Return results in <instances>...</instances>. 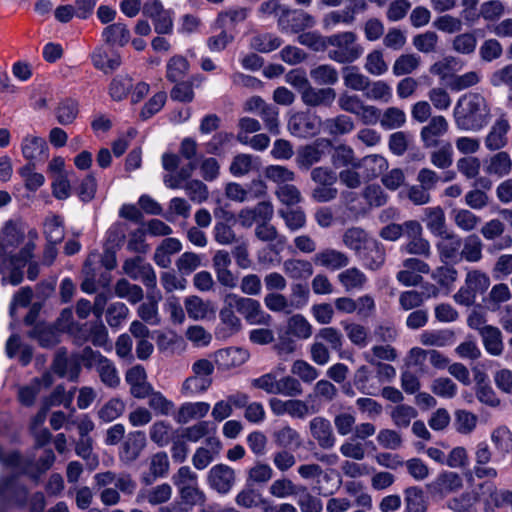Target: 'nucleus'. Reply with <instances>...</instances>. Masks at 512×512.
Returning a JSON list of instances; mask_svg holds the SVG:
<instances>
[{
	"label": "nucleus",
	"instance_id": "obj_1",
	"mask_svg": "<svg viewBox=\"0 0 512 512\" xmlns=\"http://www.w3.org/2000/svg\"><path fill=\"white\" fill-rule=\"evenodd\" d=\"M453 116L458 129L479 132L490 120V107L482 94L468 92L457 100Z\"/></svg>",
	"mask_w": 512,
	"mask_h": 512
},
{
	"label": "nucleus",
	"instance_id": "obj_2",
	"mask_svg": "<svg viewBox=\"0 0 512 512\" xmlns=\"http://www.w3.org/2000/svg\"><path fill=\"white\" fill-rule=\"evenodd\" d=\"M38 238V232L35 229L28 230V241L19 250L9 256H1L0 262V276L1 284L19 285L23 281L24 273L23 268L27 265L29 260L33 257L35 249V241Z\"/></svg>",
	"mask_w": 512,
	"mask_h": 512
},
{
	"label": "nucleus",
	"instance_id": "obj_3",
	"mask_svg": "<svg viewBox=\"0 0 512 512\" xmlns=\"http://www.w3.org/2000/svg\"><path fill=\"white\" fill-rule=\"evenodd\" d=\"M357 35L354 32L346 31L336 33L327 37V48L329 59L340 63L348 64L356 61L363 54V47L357 42Z\"/></svg>",
	"mask_w": 512,
	"mask_h": 512
},
{
	"label": "nucleus",
	"instance_id": "obj_4",
	"mask_svg": "<svg viewBox=\"0 0 512 512\" xmlns=\"http://www.w3.org/2000/svg\"><path fill=\"white\" fill-rule=\"evenodd\" d=\"M474 501L483 505L484 512H495L498 508H508L512 512V490L500 489L493 481H484L473 489Z\"/></svg>",
	"mask_w": 512,
	"mask_h": 512
},
{
	"label": "nucleus",
	"instance_id": "obj_5",
	"mask_svg": "<svg viewBox=\"0 0 512 512\" xmlns=\"http://www.w3.org/2000/svg\"><path fill=\"white\" fill-rule=\"evenodd\" d=\"M191 370L192 375L181 386V393L186 397L203 394L210 388L214 365L208 359H199L192 364Z\"/></svg>",
	"mask_w": 512,
	"mask_h": 512
},
{
	"label": "nucleus",
	"instance_id": "obj_6",
	"mask_svg": "<svg viewBox=\"0 0 512 512\" xmlns=\"http://www.w3.org/2000/svg\"><path fill=\"white\" fill-rule=\"evenodd\" d=\"M83 365L87 368H95L101 382L108 388L115 389L120 384V376L115 364L103 356L100 352L85 347L82 350Z\"/></svg>",
	"mask_w": 512,
	"mask_h": 512
},
{
	"label": "nucleus",
	"instance_id": "obj_7",
	"mask_svg": "<svg viewBox=\"0 0 512 512\" xmlns=\"http://www.w3.org/2000/svg\"><path fill=\"white\" fill-rule=\"evenodd\" d=\"M491 284L487 273L479 269H469L465 276L464 285L454 294V301L466 307L473 305L477 294H483Z\"/></svg>",
	"mask_w": 512,
	"mask_h": 512
},
{
	"label": "nucleus",
	"instance_id": "obj_8",
	"mask_svg": "<svg viewBox=\"0 0 512 512\" xmlns=\"http://www.w3.org/2000/svg\"><path fill=\"white\" fill-rule=\"evenodd\" d=\"M313 334V326L302 314H294L286 321L283 335L278 345L279 352L292 353L296 349L295 340L304 341Z\"/></svg>",
	"mask_w": 512,
	"mask_h": 512
},
{
	"label": "nucleus",
	"instance_id": "obj_9",
	"mask_svg": "<svg viewBox=\"0 0 512 512\" xmlns=\"http://www.w3.org/2000/svg\"><path fill=\"white\" fill-rule=\"evenodd\" d=\"M227 299L229 304L243 315L249 324L268 325L270 323L271 316L262 309L258 300L250 297H241L237 294H229Z\"/></svg>",
	"mask_w": 512,
	"mask_h": 512
},
{
	"label": "nucleus",
	"instance_id": "obj_10",
	"mask_svg": "<svg viewBox=\"0 0 512 512\" xmlns=\"http://www.w3.org/2000/svg\"><path fill=\"white\" fill-rule=\"evenodd\" d=\"M26 226L19 221H8L0 231V256L13 255V251L24 241Z\"/></svg>",
	"mask_w": 512,
	"mask_h": 512
},
{
	"label": "nucleus",
	"instance_id": "obj_11",
	"mask_svg": "<svg viewBox=\"0 0 512 512\" xmlns=\"http://www.w3.org/2000/svg\"><path fill=\"white\" fill-rule=\"evenodd\" d=\"M330 146V140L321 138L312 144L300 147L295 158L296 165L299 169L308 170L314 164L321 161Z\"/></svg>",
	"mask_w": 512,
	"mask_h": 512
},
{
	"label": "nucleus",
	"instance_id": "obj_12",
	"mask_svg": "<svg viewBox=\"0 0 512 512\" xmlns=\"http://www.w3.org/2000/svg\"><path fill=\"white\" fill-rule=\"evenodd\" d=\"M236 480L235 471L226 464H216L207 473V484L217 493L225 495L233 488Z\"/></svg>",
	"mask_w": 512,
	"mask_h": 512
},
{
	"label": "nucleus",
	"instance_id": "obj_13",
	"mask_svg": "<svg viewBox=\"0 0 512 512\" xmlns=\"http://www.w3.org/2000/svg\"><path fill=\"white\" fill-rule=\"evenodd\" d=\"M308 427L310 435L321 449L330 450L335 447L337 439L327 418L316 416L309 421Z\"/></svg>",
	"mask_w": 512,
	"mask_h": 512
},
{
	"label": "nucleus",
	"instance_id": "obj_14",
	"mask_svg": "<svg viewBox=\"0 0 512 512\" xmlns=\"http://www.w3.org/2000/svg\"><path fill=\"white\" fill-rule=\"evenodd\" d=\"M232 258L226 250H217L212 257V267L217 281L224 287L233 289L238 284L237 276L231 271Z\"/></svg>",
	"mask_w": 512,
	"mask_h": 512
},
{
	"label": "nucleus",
	"instance_id": "obj_15",
	"mask_svg": "<svg viewBox=\"0 0 512 512\" xmlns=\"http://www.w3.org/2000/svg\"><path fill=\"white\" fill-rule=\"evenodd\" d=\"M439 239L435 244L440 261L444 264L457 263L460 261V249L462 239L454 232H445L437 236Z\"/></svg>",
	"mask_w": 512,
	"mask_h": 512
},
{
	"label": "nucleus",
	"instance_id": "obj_16",
	"mask_svg": "<svg viewBox=\"0 0 512 512\" xmlns=\"http://www.w3.org/2000/svg\"><path fill=\"white\" fill-rule=\"evenodd\" d=\"M320 127L321 119L308 113H296L288 122L291 134L300 138L312 137L318 134Z\"/></svg>",
	"mask_w": 512,
	"mask_h": 512
},
{
	"label": "nucleus",
	"instance_id": "obj_17",
	"mask_svg": "<svg viewBox=\"0 0 512 512\" xmlns=\"http://www.w3.org/2000/svg\"><path fill=\"white\" fill-rule=\"evenodd\" d=\"M28 490L11 474L0 479V502H12L23 507L27 501Z\"/></svg>",
	"mask_w": 512,
	"mask_h": 512
},
{
	"label": "nucleus",
	"instance_id": "obj_18",
	"mask_svg": "<svg viewBox=\"0 0 512 512\" xmlns=\"http://www.w3.org/2000/svg\"><path fill=\"white\" fill-rule=\"evenodd\" d=\"M463 486L461 476L456 472L445 471L440 473L433 481L427 484V490L433 496L444 497L456 492Z\"/></svg>",
	"mask_w": 512,
	"mask_h": 512
},
{
	"label": "nucleus",
	"instance_id": "obj_19",
	"mask_svg": "<svg viewBox=\"0 0 512 512\" xmlns=\"http://www.w3.org/2000/svg\"><path fill=\"white\" fill-rule=\"evenodd\" d=\"M222 449V443L216 436L205 439V446L198 447L193 456L192 464L197 470L206 469L215 459L218 458Z\"/></svg>",
	"mask_w": 512,
	"mask_h": 512
},
{
	"label": "nucleus",
	"instance_id": "obj_20",
	"mask_svg": "<svg viewBox=\"0 0 512 512\" xmlns=\"http://www.w3.org/2000/svg\"><path fill=\"white\" fill-rule=\"evenodd\" d=\"M315 24L314 18L303 12L286 9L285 15L278 20L279 28L284 32L297 33Z\"/></svg>",
	"mask_w": 512,
	"mask_h": 512
},
{
	"label": "nucleus",
	"instance_id": "obj_21",
	"mask_svg": "<svg viewBox=\"0 0 512 512\" xmlns=\"http://www.w3.org/2000/svg\"><path fill=\"white\" fill-rule=\"evenodd\" d=\"M125 380L130 386L131 395L135 398H146L152 391V386L147 381L146 371L141 365L130 368L126 372Z\"/></svg>",
	"mask_w": 512,
	"mask_h": 512
},
{
	"label": "nucleus",
	"instance_id": "obj_22",
	"mask_svg": "<svg viewBox=\"0 0 512 512\" xmlns=\"http://www.w3.org/2000/svg\"><path fill=\"white\" fill-rule=\"evenodd\" d=\"M82 351L67 357L65 352H58L53 363V370L61 377H68L74 380L78 377L82 361Z\"/></svg>",
	"mask_w": 512,
	"mask_h": 512
},
{
	"label": "nucleus",
	"instance_id": "obj_23",
	"mask_svg": "<svg viewBox=\"0 0 512 512\" xmlns=\"http://www.w3.org/2000/svg\"><path fill=\"white\" fill-rule=\"evenodd\" d=\"M449 124L442 115L433 116L427 125L422 127L420 138L425 147L431 148L438 145V138L445 135L448 131Z\"/></svg>",
	"mask_w": 512,
	"mask_h": 512
},
{
	"label": "nucleus",
	"instance_id": "obj_24",
	"mask_svg": "<svg viewBox=\"0 0 512 512\" xmlns=\"http://www.w3.org/2000/svg\"><path fill=\"white\" fill-rule=\"evenodd\" d=\"M21 151L28 163L43 161L48 157V145L44 138L27 135L22 139Z\"/></svg>",
	"mask_w": 512,
	"mask_h": 512
},
{
	"label": "nucleus",
	"instance_id": "obj_25",
	"mask_svg": "<svg viewBox=\"0 0 512 512\" xmlns=\"http://www.w3.org/2000/svg\"><path fill=\"white\" fill-rule=\"evenodd\" d=\"M313 262L327 270L336 271L348 266L349 257L342 251L325 248L314 255Z\"/></svg>",
	"mask_w": 512,
	"mask_h": 512
},
{
	"label": "nucleus",
	"instance_id": "obj_26",
	"mask_svg": "<svg viewBox=\"0 0 512 512\" xmlns=\"http://www.w3.org/2000/svg\"><path fill=\"white\" fill-rule=\"evenodd\" d=\"M510 124L505 115L500 116L491 126L485 137V146L490 151L500 150L507 145Z\"/></svg>",
	"mask_w": 512,
	"mask_h": 512
},
{
	"label": "nucleus",
	"instance_id": "obj_27",
	"mask_svg": "<svg viewBox=\"0 0 512 512\" xmlns=\"http://www.w3.org/2000/svg\"><path fill=\"white\" fill-rule=\"evenodd\" d=\"M184 307L188 317L194 321L205 320L215 315L212 302L196 295L186 297Z\"/></svg>",
	"mask_w": 512,
	"mask_h": 512
},
{
	"label": "nucleus",
	"instance_id": "obj_28",
	"mask_svg": "<svg viewBox=\"0 0 512 512\" xmlns=\"http://www.w3.org/2000/svg\"><path fill=\"white\" fill-rule=\"evenodd\" d=\"M336 99V91L333 88H315L312 85L302 92V102L311 107H329Z\"/></svg>",
	"mask_w": 512,
	"mask_h": 512
},
{
	"label": "nucleus",
	"instance_id": "obj_29",
	"mask_svg": "<svg viewBox=\"0 0 512 512\" xmlns=\"http://www.w3.org/2000/svg\"><path fill=\"white\" fill-rule=\"evenodd\" d=\"M172 487L168 483H162L150 489H142L136 496V503L147 501L151 505H159L168 502L172 497Z\"/></svg>",
	"mask_w": 512,
	"mask_h": 512
},
{
	"label": "nucleus",
	"instance_id": "obj_30",
	"mask_svg": "<svg viewBox=\"0 0 512 512\" xmlns=\"http://www.w3.org/2000/svg\"><path fill=\"white\" fill-rule=\"evenodd\" d=\"M130 37L127 25L122 22L107 25L101 33L103 42L108 46L124 47L130 41Z\"/></svg>",
	"mask_w": 512,
	"mask_h": 512
},
{
	"label": "nucleus",
	"instance_id": "obj_31",
	"mask_svg": "<svg viewBox=\"0 0 512 512\" xmlns=\"http://www.w3.org/2000/svg\"><path fill=\"white\" fill-rule=\"evenodd\" d=\"M169 466L166 452H158L152 455L149 462V472L142 475L141 482L145 485H151L157 478L166 476Z\"/></svg>",
	"mask_w": 512,
	"mask_h": 512
},
{
	"label": "nucleus",
	"instance_id": "obj_32",
	"mask_svg": "<svg viewBox=\"0 0 512 512\" xmlns=\"http://www.w3.org/2000/svg\"><path fill=\"white\" fill-rule=\"evenodd\" d=\"M210 409V404L204 401L185 402L179 407L175 419L177 423L186 424L191 420L203 419Z\"/></svg>",
	"mask_w": 512,
	"mask_h": 512
},
{
	"label": "nucleus",
	"instance_id": "obj_33",
	"mask_svg": "<svg viewBox=\"0 0 512 512\" xmlns=\"http://www.w3.org/2000/svg\"><path fill=\"white\" fill-rule=\"evenodd\" d=\"M52 376L45 373L41 378H35L28 385L22 386L18 390V398L21 404L25 406L33 405L37 395L42 387H49L52 384Z\"/></svg>",
	"mask_w": 512,
	"mask_h": 512
},
{
	"label": "nucleus",
	"instance_id": "obj_34",
	"mask_svg": "<svg viewBox=\"0 0 512 512\" xmlns=\"http://www.w3.org/2000/svg\"><path fill=\"white\" fill-rule=\"evenodd\" d=\"M91 61L93 66L108 74L116 70L121 65V57L119 54L108 55L106 49L100 45L91 53Z\"/></svg>",
	"mask_w": 512,
	"mask_h": 512
},
{
	"label": "nucleus",
	"instance_id": "obj_35",
	"mask_svg": "<svg viewBox=\"0 0 512 512\" xmlns=\"http://www.w3.org/2000/svg\"><path fill=\"white\" fill-rule=\"evenodd\" d=\"M358 254L364 266L371 270H377L385 261L384 248L373 239Z\"/></svg>",
	"mask_w": 512,
	"mask_h": 512
},
{
	"label": "nucleus",
	"instance_id": "obj_36",
	"mask_svg": "<svg viewBox=\"0 0 512 512\" xmlns=\"http://www.w3.org/2000/svg\"><path fill=\"white\" fill-rule=\"evenodd\" d=\"M423 221L432 235L438 236L447 232L446 217L442 207H427L423 210Z\"/></svg>",
	"mask_w": 512,
	"mask_h": 512
},
{
	"label": "nucleus",
	"instance_id": "obj_37",
	"mask_svg": "<svg viewBox=\"0 0 512 512\" xmlns=\"http://www.w3.org/2000/svg\"><path fill=\"white\" fill-rule=\"evenodd\" d=\"M283 272L292 280H307L313 275L312 263L305 259L290 258L283 262Z\"/></svg>",
	"mask_w": 512,
	"mask_h": 512
},
{
	"label": "nucleus",
	"instance_id": "obj_38",
	"mask_svg": "<svg viewBox=\"0 0 512 512\" xmlns=\"http://www.w3.org/2000/svg\"><path fill=\"white\" fill-rule=\"evenodd\" d=\"M217 363L224 368L237 367L245 363L249 358L247 350L237 347L220 349L215 353Z\"/></svg>",
	"mask_w": 512,
	"mask_h": 512
},
{
	"label": "nucleus",
	"instance_id": "obj_39",
	"mask_svg": "<svg viewBox=\"0 0 512 512\" xmlns=\"http://www.w3.org/2000/svg\"><path fill=\"white\" fill-rule=\"evenodd\" d=\"M358 168H363L364 177L368 180L377 178L388 168L387 159L379 154H371L358 161Z\"/></svg>",
	"mask_w": 512,
	"mask_h": 512
},
{
	"label": "nucleus",
	"instance_id": "obj_40",
	"mask_svg": "<svg viewBox=\"0 0 512 512\" xmlns=\"http://www.w3.org/2000/svg\"><path fill=\"white\" fill-rule=\"evenodd\" d=\"M125 410V401L119 397H112L97 410L96 415L101 422L110 423L121 417Z\"/></svg>",
	"mask_w": 512,
	"mask_h": 512
},
{
	"label": "nucleus",
	"instance_id": "obj_41",
	"mask_svg": "<svg viewBox=\"0 0 512 512\" xmlns=\"http://www.w3.org/2000/svg\"><path fill=\"white\" fill-rule=\"evenodd\" d=\"M512 170V159L507 152L501 151L494 154L488 161L485 171L489 175L499 178L510 174Z\"/></svg>",
	"mask_w": 512,
	"mask_h": 512
},
{
	"label": "nucleus",
	"instance_id": "obj_42",
	"mask_svg": "<svg viewBox=\"0 0 512 512\" xmlns=\"http://www.w3.org/2000/svg\"><path fill=\"white\" fill-rule=\"evenodd\" d=\"M485 350L492 356H500L504 350L502 333L498 327L489 326L480 334Z\"/></svg>",
	"mask_w": 512,
	"mask_h": 512
},
{
	"label": "nucleus",
	"instance_id": "obj_43",
	"mask_svg": "<svg viewBox=\"0 0 512 512\" xmlns=\"http://www.w3.org/2000/svg\"><path fill=\"white\" fill-rule=\"evenodd\" d=\"M216 432V427L212 422L207 420H201L195 424L185 427L181 430V437L186 441L196 443L203 438L210 437V433Z\"/></svg>",
	"mask_w": 512,
	"mask_h": 512
},
{
	"label": "nucleus",
	"instance_id": "obj_44",
	"mask_svg": "<svg viewBox=\"0 0 512 512\" xmlns=\"http://www.w3.org/2000/svg\"><path fill=\"white\" fill-rule=\"evenodd\" d=\"M512 293L510 288L505 283L495 284L489 291L487 297L484 299L487 308L490 311H498L501 308V304L510 301Z\"/></svg>",
	"mask_w": 512,
	"mask_h": 512
},
{
	"label": "nucleus",
	"instance_id": "obj_45",
	"mask_svg": "<svg viewBox=\"0 0 512 512\" xmlns=\"http://www.w3.org/2000/svg\"><path fill=\"white\" fill-rule=\"evenodd\" d=\"M78 113L79 103L72 98L62 99L55 109V117L61 125L72 124L77 118Z\"/></svg>",
	"mask_w": 512,
	"mask_h": 512
},
{
	"label": "nucleus",
	"instance_id": "obj_46",
	"mask_svg": "<svg viewBox=\"0 0 512 512\" xmlns=\"http://www.w3.org/2000/svg\"><path fill=\"white\" fill-rule=\"evenodd\" d=\"M483 244L481 239L475 235H469L462 242V249H460V260L464 259L470 263L479 262L482 257Z\"/></svg>",
	"mask_w": 512,
	"mask_h": 512
},
{
	"label": "nucleus",
	"instance_id": "obj_47",
	"mask_svg": "<svg viewBox=\"0 0 512 512\" xmlns=\"http://www.w3.org/2000/svg\"><path fill=\"white\" fill-rule=\"evenodd\" d=\"M337 278L346 291L361 290L367 282L366 275L356 267L342 271Z\"/></svg>",
	"mask_w": 512,
	"mask_h": 512
},
{
	"label": "nucleus",
	"instance_id": "obj_48",
	"mask_svg": "<svg viewBox=\"0 0 512 512\" xmlns=\"http://www.w3.org/2000/svg\"><path fill=\"white\" fill-rule=\"evenodd\" d=\"M278 215L284 220L286 228L291 232H296L306 226V214L302 208H282L278 210Z\"/></svg>",
	"mask_w": 512,
	"mask_h": 512
},
{
	"label": "nucleus",
	"instance_id": "obj_49",
	"mask_svg": "<svg viewBox=\"0 0 512 512\" xmlns=\"http://www.w3.org/2000/svg\"><path fill=\"white\" fill-rule=\"evenodd\" d=\"M354 127V122L346 115H338L334 118L326 119L323 123L324 132L331 136L348 134L354 130Z\"/></svg>",
	"mask_w": 512,
	"mask_h": 512
},
{
	"label": "nucleus",
	"instance_id": "obj_50",
	"mask_svg": "<svg viewBox=\"0 0 512 512\" xmlns=\"http://www.w3.org/2000/svg\"><path fill=\"white\" fill-rule=\"evenodd\" d=\"M421 58L415 53L402 54L396 58L392 66L395 76L409 75L415 72L420 66Z\"/></svg>",
	"mask_w": 512,
	"mask_h": 512
},
{
	"label": "nucleus",
	"instance_id": "obj_51",
	"mask_svg": "<svg viewBox=\"0 0 512 512\" xmlns=\"http://www.w3.org/2000/svg\"><path fill=\"white\" fill-rule=\"evenodd\" d=\"M364 95L367 99L389 103L393 97L392 87L383 80L368 83Z\"/></svg>",
	"mask_w": 512,
	"mask_h": 512
},
{
	"label": "nucleus",
	"instance_id": "obj_52",
	"mask_svg": "<svg viewBox=\"0 0 512 512\" xmlns=\"http://www.w3.org/2000/svg\"><path fill=\"white\" fill-rule=\"evenodd\" d=\"M332 164L336 167H347L358 168L359 159L356 158L354 150L345 144L336 146L331 156Z\"/></svg>",
	"mask_w": 512,
	"mask_h": 512
},
{
	"label": "nucleus",
	"instance_id": "obj_53",
	"mask_svg": "<svg viewBox=\"0 0 512 512\" xmlns=\"http://www.w3.org/2000/svg\"><path fill=\"white\" fill-rule=\"evenodd\" d=\"M406 120L404 110L393 106L381 113L380 125L384 130H395L404 126Z\"/></svg>",
	"mask_w": 512,
	"mask_h": 512
},
{
	"label": "nucleus",
	"instance_id": "obj_54",
	"mask_svg": "<svg viewBox=\"0 0 512 512\" xmlns=\"http://www.w3.org/2000/svg\"><path fill=\"white\" fill-rule=\"evenodd\" d=\"M259 158L250 154H238L234 157L230 171L236 177L248 174L250 171L259 167Z\"/></svg>",
	"mask_w": 512,
	"mask_h": 512
},
{
	"label": "nucleus",
	"instance_id": "obj_55",
	"mask_svg": "<svg viewBox=\"0 0 512 512\" xmlns=\"http://www.w3.org/2000/svg\"><path fill=\"white\" fill-rule=\"evenodd\" d=\"M264 176L275 183L277 187L293 182L296 178L294 171L282 165H269L264 169Z\"/></svg>",
	"mask_w": 512,
	"mask_h": 512
},
{
	"label": "nucleus",
	"instance_id": "obj_56",
	"mask_svg": "<svg viewBox=\"0 0 512 512\" xmlns=\"http://www.w3.org/2000/svg\"><path fill=\"white\" fill-rule=\"evenodd\" d=\"M406 512H426L427 502L424 493L419 487H409L405 490Z\"/></svg>",
	"mask_w": 512,
	"mask_h": 512
},
{
	"label": "nucleus",
	"instance_id": "obj_57",
	"mask_svg": "<svg viewBox=\"0 0 512 512\" xmlns=\"http://www.w3.org/2000/svg\"><path fill=\"white\" fill-rule=\"evenodd\" d=\"M371 240L372 239L368 238L367 233L359 227L349 228L343 235L344 245L349 249L356 251L357 253L365 248L367 243Z\"/></svg>",
	"mask_w": 512,
	"mask_h": 512
},
{
	"label": "nucleus",
	"instance_id": "obj_58",
	"mask_svg": "<svg viewBox=\"0 0 512 512\" xmlns=\"http://www.w3.org/2000/svg\"><path fill=\"white\" fill-rule=\"evenodd\" d=\"M310 77L318 85H334L339 80L336 68L329 64H322L311 69Z\"/></svg>",
	"mask_w": 512,
	"mask_h": 512
},
{
	"label": "nucleus",
	"instance_id": "obj_59",
	"mask_svg": "<svg viewBox=\"0 0 512 512\" xmlns=\"http://www.w3.org/2000/svg\"><path fill=\"white\" fill-rule=\"evenodd\" d=\"M452 340L453 333L449 330H427L420 334V342L426 346L444 347Z\"/></svg>",
	"mask_w": 512,
	"mask_h": 512
},
{
	"label": "nucleus",
	"instance_id": "obj_60",
	"mask_svg": "<svg viewBox=\"0 0 512 512\" xmlns=\"http://www.w3.org/2000/svg\"><path fill=\"white\" fill-rule=\"evenodd\" d=\"M282 44V40L271 33H260L252 37L251 47L261 53H268L276 50Z\"/></svg>",
	"mask_w": 512,
	"mask_h": 512
},
{
	"label": "nucleus",
	"instance_id": "obj_61",
	"mask_svg": "<svg viewBox=\"0 0 512 512\" xmlns=\"http://www.w3.org/2000/svg\"><path fill=\"white\" fill-rule=\"evenodd\" d=\"M344 85L354 91H364L369 83V78L360 73L354 66L343 69Z\"/></svg>",
	"mask_w": 512,
	"mask_h": 512
},
{
	"label": "nucleus",
	"instance_id": "obj_62",
	"mask_svg": "<svg viewBox=\"0 0 512 512\" xmlns=\"http://www.w3.org/2000/svg\"><path fill=\"white\" fill-rule=\"evenodd\" d=\"M146 445V437L144 432L135 431L128 435L124 443V453L128 460H135Z\"/></svg>",
	"mask_w": 512,
	"mask_h": 512
},
{
	"label": "nucleus",
	"instance_id": "obj_63",
	"mask_svg": "<svg viewBox=\"0 0 512 512\" xmlns=\"http://www.w3.org/2000/svg\"><path fill=\"white\" fill-rule=\"evenodd\" d=\"M44 234L47 242L58 244L64 238V228L62 220L59 216L51 215L44 222Z\"/></svg>",
	"mask_w": 512,
	"mask_h": 512
},
{
	"label": "nucleus",
	"instance_id": "obj_64",
	"mask_svg": "<svg viewBox=\"0 0 512 512\" xmlns=\"http://www.w3.org/2000/svg\"><path fill=\"white\" fill-rule=\"evenodd\" d=\"M297 496V505L301 512H322L321 499L312 495L305 486L300 485V493Z\"/></svg>",
	"mask_w": 512,
	"mask_h": 512
}]
</instances>
